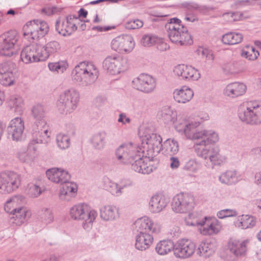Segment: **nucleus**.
<instances>
[{"mask_svg":"<svg viewBox=\"0 0 261 261\" xmlns=\"http://www.w3.org/2000/svg\"><path fill=\"white\" fill-rule=\"evenodd\" d=\"M134 226L138 232L136 236L135 247L141 251L145 250L149 248L153 242V238L150 233L160 232L161 226L146 216L137 220Z\"/></svg>","mask_w":261,"mask_h":261,"instance_id":"obj_1","label":"nucleus"},{"mask_svg":"<svg viewBox=\"0 0 261 261\" xmlns=\"http://www.w3.org/2000/svg\"><path fill=\"white\" fill-rule=\"evenodd\" d=\"M32 113L35 121L32 126V140L29 145L31 147L34 143L47 144L49 141L50 133L44 119L45 112L42 106H35Z\"/></svg>","mask_w":261,"mask_h":261,"instance_id":"obj_2","label":"nucleus"},{"mask_svg":"<svg viewBox=\"0 0 261 261\" xmlns=\"http://www.w3.org/2000/svg\"><path fill=\"white\" fill-rule=\"evenodd\" d=\"M99 71L97 67L91 62H81L72 70L71 76L73 81L81 87L89 86L97 79Z\"/></svg>","mask_w":261,"mask_h":261,"instance_id":"obj_3","label":"nucleus"},{"mask_svg":"<svg viewBox=\"0 0 261 261\" xmlns=\"http://www.w3.org/2000/svg\"><path fill=\"white\" fill-rule=\"evenodd\" d=\"M199 125V122H189L185 120H179L175 124V128L178 132L181 134H184L187 139L196 140V142H199L205 137H208L206 138L208 140H206L207 142H214L217 140L215 132L212 130H201L197 132L196 128Z\"/></svg>","mask_w":261,"mask_h":261,"instance_id":"obj_4","label":"nucleus"},{"mask_svg":"<svg viewBox=\"0 0 261 261\" xmlns=\"http://www.w3.org/2000/svg\"><path fill=\"white\" fill-rule=\"evenodd\" d=\"M215 134L217 137V140L216 141L207 142L206 141L207 140V137L203 138L199 142L195 143L194 148L198 156L205 160L209 159L214 165L220 166L225 162L226 158L220 154V150L218 147L211 145L219 140L218 134L216 132Z\"/></svg>","mask_w":261,"mask_h":261,"instance_id":"obj_5","label":"nucleus"},{"mask_svg":"<svg viewBox=\"0 0 261 261\" xmlns=\"http://www.w3.org/2000/svg\"><path fill=\"white\" fill-rule=\"evenodd\" d=\"M240 120L247 124H261V101H250L240 107L238 110Z\"/></svg>","mask_w":261,"mask_h":261,"instance_id":"obj_6","label":"nucleus"},{"mask_svg":"<svg viewBox=\"0 0 261 261\" xmlns=\"http://www.w3.org/2000/svg\"><path fill=\"white\" fill-rule=\"evenodd\" d=\"M188 225L199 227L200 233L204 236L213 235L217 233L220 229V225L216 219L205 217L199 220L194 217L193 214L190 213L189 218L186 219Z\"/></svg>","mask_w":261,"mask_h":261,"instance_id":"obj_7","label":"nucleus"},{"mask_svg":"<svg viewBox=\"0 0 261 261\" xmlns=\"http://www.w3.org/2000/svg\"><path fill=\"white\" fill-rule=\"evenodd\" d=\"M79 100V93L75 89L71 88L60 95L57 107L61 113L70 114L76 109Z\"/></svg>","mask_w":261,"mask_h":261,"instance_id":"obj_8","label":"nucleus"},{"mask_svg":"<svg viewBox=\"0 0 261 261\" xmlns=\"http://www.w3.org/2000/svg\"><path fill=\"white\" fill-rule=\"evenodd\" d=\"M70 215L74 220L82 221L84 228L88 229L92 226L97 213L94 210H90L88 205L80 204L71 208Z\"/></svg>","mask_w":261,"mask_h":261,"instance_id":"obj_9","label":"nucleus"},{"mask_svg":"<svg viewBox=\"0 0 261 261\" xmlns=\"http://www.w3.org/2000/svg\"><path fill=\"white\" fill-rule=\"evenodd\" d=\"M142 149L138 145L132 142L123 143L116 149L115 156L120 163L131 165L136 156L141 153Z\"/></svg>","mask_w":261,"mask_h":261,"instance_id":"obj_10","label":"nucleus"},{"mask_svg":"<svg viewBox=\"0 0 261 261\" xmlns=\"http://www.w3.org/2000/svg\"><path fill=\"white\" fill-rule=\"evenodd\" d=\"M23 29L24 36H29L32 40H38L48 33L49 27L45 21L37 19L28 22Z\"/></svg>","mask_w":261,"mask_h":261,"instance_id":"obj_11","label":"nucleus"},{"mask_svg":"<svg viewBox=\"0 0 261 261\" xmlns=\"http://www.w3.org/2000/svg\"><path fill=\"white\" fill-rule=\"evenodd\" d=\"M194 207V198L188 193H180L172 199L171 207L176 213H188Z\"/></svg>","mask_w":261,"mask_h":261,"instance_id":"obj_12","label":"nucleus"},{"mask_svg":"<svg viewBox=\"0 0 261 261\" xmlns=\"http://www.w3.org/2000/svg\"><path fill=\"white\" fill-rule=\"evenodd\" d=\"M19 38L16 31L11 30L0 36V55L11 57L15 54L14 47Z\"/></svg>","mask_w":261,"mask_h":261,"instance_id":"obj_13","label":"nucleus"},{"mask_svg":"<svg viewBox=\"0 0 261 261\" xmlns=\"http://www.w3.org/2000/svg\"><path fill=\"white\" fill-rule=\"evenodd\" d=\"M20 185V175L13 172L0 173V192L6 194L17 190Z\"/></svg>","mask_w":261,"mask_h":261,"instance_id":"obj_14","label":"nucleus"},{"mask_svg":"<svg viewBox=\"0 0 261 261\" xmlns=\"http://www.w3.org/2000/svg\"><path fill=\"white\" fill-rule=\"evenodd\" d=\"M166 30L168 37L172 43L180 45H187L193 43L191 35L187 28L181 27V29H176L169 27V29Z\"/></svg>","mask_w":261,"mask_h":261,"instance_id":"obj_15","label":"nucleus"},{"mask_svg":"<svg viewBox=\"0 0 261 261\" xmlns=\"http://www.w3.org/2000/svg\"><path fill=\"white\" fill-rule=\"evenodd\" d=\"M42 46L37 44H33L24 47L20 54L21 60L26 64L44 61L42 56Z\"/></svg>","mask_w":261,"mask_h":261,"instance_id":"obj_16","label":"nucleus"},{"mask_svg":"<svg viewBox=\"0 0 261 261\" xmlns=\"http://www.w3.org/2000/svg\"><path fill=\"white\" fill-rule=\"evenodd\" d=\"M135 47L133 38L129 35H122L114 38L111 42L113 50L119 53L130 52Z\"/></svg>","mask_w":261,"mask_h":261,"instance_id":"obj_17","label":"nucleus"},{"mask_svg":"<svg viewBox=\"0 0 261 261\" xmlns=\"http://www.w3.org/2000/svg\"><path fill=\"white\" fill-rule=\"evenodd\" d=\"M132 84L134 88L145 93L152 92L156 87L155 79L146 74H141L134 79Z\"/></svg>","mask_w":261,"mask_h":261,"instance_id":"obj_18","label":"nucleus"},{"mask_svg":"<svg viewBox=\"0 0 261 261\" xmlns=\"http://www.w3.org/2000/svg\"><path fill=\"white\" fill-rule=\"evenodd\" d=\"M195 249L194 242L188 239H181L174 244V254L178 258H188L193 254Z\"/></svg>","mask_w":261,"mask_h":261,"instance_id":"obj_19","label":"nucleus"},{"mask_svg":"<svg viewBox=\"0 0 261 261\" xmlns=\"http://www.w3.org/2000/svg\"><path fill=\"white\" fill-rule=\"evenodd\" d=\"M125 61L118 55L107 56L102 62V68L108 73L115 75L120 73Z\"/></svg>","mask_w":261,"mask_h":261,"instance_id":"obj_20","label":"nucleus"},{"mask_svg":"<svg viewBox=\"0 0 261 261\" xmlns=\"http://www.w3.org/2000/svg\"><path fill=\"white\" fill-rule=\"evenodd\" d=\"M24 129V122L20 117L12 119L7 127L8 134L13 141L22 140Z\"/></svg>","mask_w":261,"mask_h":261,"instance_id":"obj_21","label":"nucleus"},{"mask_svg":"<svg viewBox=\"0 0 261 261\" xmlns=\"http://www.w3.org/2000/svg\"><path fill=\"white\" fill-rule=\"evenodd\" d=\"M143 154L144 150L142 149L141 153L136 156L135 160L130 165L131 168L136 172L148 174L155 170L156 167L151 165L150 162L147 163L145 160H147V159L143 158Z\"/></svg>","mask_w":261,"mask_h":261,"instance_id":"obj_22","label":"nucleus"},{"mask_svg":"<svg viewBox=\"0 0 261 261\" xmlns=\"http://www.w3.org/2000/svg\"><path fill=\"white\" fill-rule=\"evenodd\" d=\"M13 216L11 218V223L16 226H20L26 222L31 216V211L26 207L21 206L13 208Z\"/></svg>","mask_w":261,"mask_h":261,"instance_id":"obj_23","label":"nucleus"},{"mask_svg":"<svg viewBox=\"0 0 261 261\" xmlns=\"http://www.w3.org/2000/svg\"><path fill=\"white\" fill-rule=\"evenodd\" d=\"M46 175L49 180L60 184L69 181L70 179L68 172L62 169L54 168L48 169L46 172Z\"/></svg>","mask_w":261,"mask_h":261,"instance_id":"obj_24","label":"nucleus"},{"mask_svg":"<svg viewBox=\"0 0 261 261\" xmlns=\"http://www.w3.org/2000/svg\"><path fill=\"white\" fill-rule=\"evenodd\" d=\"M246 86L241 83H232L228 84L224 89L223 94L230 98H236L245 94Z\"/></svg>","mask_w":261,"mask_h":261,"instance_id":"obj_25","label":"nucleus"},{"mask_svg":"<svg viewBox=\"0 0 261 261\" xmlns=\"http://www.w3.org/2000/svg\"><path fill=\"white\" fill-rule=\"evenodd\" d=\"M168 200L161 194L153 195L149 203V208L152 213H158L162 211L167 206Z\"/></svg>","mask_w":261,"mask_h":261,"instance_id":"obj_26","label":"nucleus"},{"mask_svg":"<svg viewBox=\"0 0 261 261\" xmlns=\"http://www.w3.org/2000/svg\"><path fill=\"white\" fill-rule=\"evenodd\" d=\"M248 241L231 240L228 244V249L236 256L245 255L247 252V245Z\"/></svg>","mask_w":261,"mask_h":261,"instance_id":"obj_27","label":"nucleus"},{"mask_svg":"<svg viewBox=\"0 0 261 261\" xmlns=\"http://www.w3.org/2000/svg\"><path fill=\"white\" fill-rule=\"evenodd\" d=\"M193 95V90L187 87H183L180 89H175L173 92L174 99L178 103H185L189 102Z\"/></svg>","mask_w":261,"mask_h":261,"instance_id":"obj_28","label":"nucleus"},{"mask_svg":"<svg viewBox=\"0 0 261 261\" xmlns=\"http://www.w3.org/2000/svg\"><path fill=\"white\" fill-rule=\"evenodd\" d=\"M61 185H62V187L60 190V198L61 200H70L77 191L76 185L69 181L61 184Z\"/></svg>","mask_w":261,"mask_h":261,"instance_id":"obj_29","label":"nucleus"},{"mask_svg":"<svg viewBox=\"0 0 261 261\" xmlns=\"http://www.w3.org/2000/svg\"><path fill=\"white\" fill-rule=\"evenodd\" d=\"M146 144L148 148L152 149L153 153H159L162 147V139L160 135L156 134H148L145 136Z\"/></svg>","mask_w":261,"mask_h":261,"instance_id":"obj_30","label":"nucleus"},{"mask_svg":"<svg viewBox=\"0 0 261 261\" xmlns=\"http://www.w3.org/2000/svg\"><path fill=\"white\" fill-rule=\"evenodd\" d=\"M216 250V246L211 240L202 241L199 244L197 253L199 256L207 258L212 255Z\"/></svg>","mask_w":261,"mask_h":261,"instance_id":"obj_31","label":"nucleus"},{"mask_svg":"<svg viewBox=\"0 0 261 261\" xmlns=\"http://www.w3.org/2000/svg\"><path fill=\"white\" fill-rule=\"evenodd\" d=\"M100 216L105 221H113L119 217L118 208L113 205H106L100 210Z\"/></svg>","mask_w":261,"mask_h":261,"instance_id":"obj_32","label":"nucleus"},{"mask_svg":"<svg viewBox=\"0 0 261 261\" xmlns=\"http://www.w3.org/2000/svg\"><path fill=\"white\" fill-rule=\"evenodd\" d=\"M158 116L165 123L169 124L174 123L176 120L177 114L170 107L166 106L162 108L158 113Z\"/></svg>","mask_w":261,"mask_h":261,"instance_id":"obj_33","label":"nucleus"},{"mask_svg":"<svg viewBox=\"0 0 261 261\" xmlns=\"http://www.w3.org/2000/svg\"><path fill=\"white\" fill-rule=\"evenodd\" d=\"M174 244L170 240H164L160 241L155 246L156 252L160 255H165L169 252L173 251L174 252Z\"/></svg>","mask_w":261,"mask_h":261,"instance_id":"obj_34","label":"nucleus"},{"mask_svg":"<svg viewBox=\"0 0 261 261\" xmlns=\"http://www.w3.org/2000/svg\"><path fill=\"white\" fill-rule=\"evenodd\" d=\"M162 150L164 154L172 156L179 150L178 143L173 139H168L163 143Z\"/></svg>","mask_w":261,"mask_h":261,"instance_id":"obj_35","label":"nucleus"},{"mask_svg":"<svg viewBox=\"0 0 261 261\" xmlns=\"http://www.w3.org/2000/svg\"><path fill=\"white\" fill-rule=\"evenodd\" d=\"M61 48L60 43L57 41L48 42L41 49L42 58L45 61L49 55L57 53Z\"/></svg>","mask_w":261,"mask_h":261,"instance_id":"obj_36","label":"nucleus"},{"mask_svg":"<svg viewBox=\"0 0 261 261\" xmlns=\"http://www.w3.org/2000/svg\"><path fill=\"white\" fill-rule=\"evenodd\" d=\"M55 27L57 32L63 36H69L77 30V28L71 26L65 20L61 23L59 20H57Z\"/></svg>","mask_w":261,"mask_h":261,"instance_id":"obj_37","label":"nucleus"},{"mask_svg":"<svg viewBox=\"0 0 261 261\" xmlns=\"http://www.w3.org/2000/svg\"><path fill=\"white\" fill-rule=\"evenodd\" d=\"M243 36L239 33L229 32L222 36V42L227 45H234L242 42Z\"/></svg>","mask_w":261,"mask_h":261,"instance_id":"obj_38","label":"nucleus"},{"mask_svg":"<svg viewBox=\"0 0 261 261\" xmlns=\"http://www.w3.org/2000/svg\"><path fill=\"white\" fill-rule=\"evenodd\" d=\"M219 179L222 184H234L238 180L237 172L236 170H227L219 176Z\"/></svg>","mask_w":261,"mask_h":261,"instance_id":"obj_39","label":"nucleus"},{"mask_svg":"<svg viewBox=\"0 0 261 261\" xmlns=\"http://www.w3.org/2000/svg\"><path fill=\"white\" fill-rule=\"evenodd\" d=\"M106 136L107 134L105 132L94 134L91 139V142L93 147L97 149L103 148L106 143Z\"/></svg>","mask_w":261,"mask_h":261,"instance_id":"obj_40","label":"nucleus"},{"mask_svg":"<svg viewBox=\"0 0 261 261\" xmlns=\"http://www.w3.org/2000/svg\"><path fill=\"white\" fill-rule=\"evenodd\" d=\"M259 54L258 50L251 45H246L241 51L242 57L248 59L249 60H256Z\"/></svg>","mask_w":261,"mask_h":261,"instance_id":"obj_41","label":"nucleus"},{"mask_svg":"<svg viewBox=\"0 0 261 261\" xmlns=\"http://www.w3.org/2000/svg\"><path fill=\"white\" fill-rule=\"evenodd\" d=\"M239 227L243 229H247L253 227L256 224V219L254 217L250 215H243L239 220Z\"/></svg>","mask_w":261,"mask_h":261,"instance_id":"obj_42","label":"nucleus"},{"mask_svg":"<svg viewBox=\"0 0 261 261\" xmlns=\"http://www.w3.org/2000/svg\"><path fill=\"white\" fill-rule=\"evenodd\" d=\"M30 143V142L28 144L27 150L25 148H21L17 153V158L22 162H27L31 160L32 159L30 153L31 150L32 149L34 151L36 150V147L35 146L36 143H34L31 147H29Z\"/></svg>","mask_w":261,"mask_h":261,"instance_id":"obj_43","label":"nucleus"},{"mask_svg":"<svg viewBox=\"0 0 261 261\" xmlns=\"http://www.w3.org/2000/svg\"><path fill=\"white\" fill-rule=\"evenodd\" d=\"M68 66V64L66 60L51 62L48 64V67L50 70L58 73L64 72L67 69Z\"/></svg>","mask_w":261,"mask_h":261,"instance_id":"obj_44","label":"nucleus"},{"mask_svg":"<svg viewBox=\"0 0 261 261\" xmlns=\"http://www.w3.org/2000/svg\"><path fill=\"white\" fill-rule=\"evenodd\" d=\"M56 142L58 146L61 149L68 148L70 144V139L67 135L59 134L56 137Z\"/></svg>","mask_w":261,"mask_h":261,"instance_id":"obj_45","label":"nucleus"},{"mask_svg":"<svg viewBox=\"0 0 261 261\" xmlns=\"http://www.w3.org/2000/svg\"><path fill=\"white\" fill-rule=\"evenodd\" d=\"M40 220L47 224L53 222L54 216L52 211L48 208H43L39 212Z\"/></svg>","mask_w":261,"mask_h":261,"instance_id":"obj_46","label":"nucleus"},{"mask_svg":"<svg viewBox=\"0 0 261 261\" xmlns=\"http://www.w3.org/2000/svg\"><path fill=\"white\" fill-rule=\"evenodd\" d=\"M9 104L11 107L15 109V110L20 112L23 106V100L19 95H12L9 99Z\"/></svg>","mask_w":261,"mask_h":261,"instance_id":"obj_47","label":"nucleus"},{"mask_svg":"<svg viewBox=\"0 0 261 261\" xmlns=\"http://www.w3.org/2000/svg\"><path fill=\"white\" fill-rule=\"evenodd\" d=\"M159 40V38L156 36L148 34L144 35L141 39V43L144 46H150L156 43Z\"/></svg>","mask_w":261,"mask_h":261,"instance_id":"obj_48","label":"nucleus"},{"mask_svg":"<svg viewBox=\"0 0 261 261\" xmlns=\"http://www.w3.org/2000/svg\"><path fill=\"white\" fill-rule=\"evenodd\" d=\"M15 68V64L11 61L5 62L0 64V73L14 74L13 71Z\"/></svg>","mask_w":261,"mask_h":261,"instance_id":"obj_49","label":"nucleus"},{"mask_svg":"<svg viewBox=\"0 0 261 261\" xmlns=\"http://www.w3.org/2000/svg\"><path fill=\"white\" fill-rule=\"evenodd\" d=\"M185 80L197 81L200 77L199 71L191 66H188Z\"/></svg>","mask_w":261,"mask_h":261,"instance_id":"obj_50","label":"nucleus"},{"mask_svg":"<svg viewBox=\"0 0 261 261\" xmlns=\"http://www.w3.org/2000/svg\"><path fill=\"white\" fill-rule=\"evenodd\" d=\"M14 83V74L0 73V84L5 86H9Z\"/></svg>","mask_w":261,"mask_h":261,"instance_id":"obj_51","label":"nucleus"},{"mask_svg":"<svg viewBox=\"0 0 261 261\" xmlns=\"http://www.w3.org/2000/svg\"><path fill=\"white\" fill-rule=\"evenodd\" d=\"M237 215L238 213L235 210L224 209L218 212L217 216L220 219H223L226 217H235Z\"/></svg>","mask_w":261,"mask_h":261,"instance_id":"obj_52","label":"nucleus"},{"mask_svg":"<svg viewBox=\"0 0 261 261\" xmlns=\"http://www.w3.org/2000/svg\"><path fill=\"white\" fill-rule=\"evenodd\" d=\"M143 25V21L138 19L128 20L125 24V28L129 30L138 29L142 28Z\"/></svg>","mask_w":261,"mask_h":261,"instance_id":"obj_53","label":"nucleus"},{"mask_svg":"<svg viewBox=\"0 0 261 261\" xmlns=\"http://www.w3.org/2000/svg\"><path fill=\"white\" fill-rule=\"evenodd\" d=\"M188 67V65L179 64L174 67L173 72L177 76H180L182 79L185 80Z\"/></svg>","mask_w":261,"mask_h":261,"instance_id":"obj_54","label":"nucleus"},{"mask_svg":"<svg viewBox=\"0 0 261 261\" xmlns=\"http://www.w3.org/2000/svg\"><path fill=\"white\" fill-rule=\"evenodd\" d=\"M41 193V188L34 184H31L29 188L28 194L29 196L36 198L40 195Z\"/></svg>","mask_w":261,"mask_h":261,"instance_id":"obj_55","label":"nucleus"},{"mask_svg":"<svg viewBox=\"0 0 261 261\" xmlns=\"http://www.w3.org/2000/svg\"><path fill=\"white\" fill-rule=\"evenodd\" d=\"M183 169L187 171L195 172L198 169V166L195 160L190 159L184 165Z\"/></svg>","mask_w":261,"mask_h":261,"instance_id":"obj_56","label":"nucleus"},{"mask_svg":"<svg viewBox=\"0 0 261 261\" xmlns=\"http://www.w3.org/2000/svg\"><path fill=\"white\" fill-rule=\"evenodd\" d=\"M168 23L165 25V29H169V27H172L173 28H178V29H181V27H184L182 24H181V20L177 18H170L168 20Z\"/></svg>","mask_w":261,"mask_h":261,"instance_id":"obj_57","label":"nucleus"},{"mask_svg":"<svg viewBox=\"0 0 261 261\" xmlns=\"http://www.w3.org/2000/svg\"><path fill=\"white\" fill-rule=\"evenodd\" d=\"M122 188L123 187H119L117 184L112 182L109 185V191L112 195L118 196L121 194Z\"/></svg>","mask_w":261,"mask_h":261,"instance_id":"obj_58","label":"nucleus"},{"mask_svg":"<svg viewBox=\"0 0 261 261\" xmlns=\"http://www.w3.org/2000/svg\"><path fill=\"white\" fill-rule=\"evenodd\" d=\"M15 205V204L13 203V201L12 200V198L7 200L4 206L5 211L7 213H10V214L12 215L13 214V208H12L11 206H14Z\"/></svg>","mask_w":261,"mask_h":261,"instance_id":"obj_59","label":"nucleus"},{"mask_svg":"<svg viewBox=\"0 0 261 261\" xmlns=\"http://www.w3.org/2000/svg\"><path fill=\"white\" fill-rule=\"evenodd\" d=\"M13 203L16 204H24L27 202L26 198L22 195H16L11 198Z\"/></svg>","mask_w":261,"mask_h":261,"instance_id":"obj_60","label":"nucleus"},{"mask_svg":"<svg viewBox=\"0 0 261 261\" xmlns=\"http://www.w3.org/2000/svg\"><path fill=\"white\" fill-rule=\"evenodd\" d=\"M78 19V17L75 15H69L66 16L65 21L67 22L71 26L77 28L75 23L74 22V20Z\"/></svg>","mask_w":261,"mask_h":261,"instance_id":"obj_61","label":"nucleus"},{"mask_svg":"<svg viewBox=\"0 0 261 261\" xmlns=\"http://www.w3.org/2000/svg\"><path fill=\"white\" fill-rule=\"evenodd\" d=\"M118 121L122 123L123 124H125L126 123H129L130 122V119L127 117L125 114L121 113L119 115Z\"/></svg>","mask_w":261,"mask_h":261,"instance_id":"obj_62","label":"nucleus"},{"mask_svg":"<svg viewBox=\"0 0 261 261\" xmlns=\"http://www.w3.org/2000/svg\"><path fill=\"white\" fill-rule=\"evenodd\" d=\"M170 167L172 169H176L179 167L180 162L177 158L172 155L170 158Z\"/></svg>","mask_w":261,"mask_h":261,"instance_id":"obj_63","label":"nucleus"},{"mask_svg":"<svg viewBox=\"0 0 261 261\" xmlns=\"http://www.w3.org/2000/svg\"><path fill=\"white\" fill-rule=\"evenodd\" d=\"M251 154L256 155L261 160V147L253 148L251 150Z\"/></svg>","mask_w":261,"mask_h":261,"instance_id":"obj_64","label":"nucleus"}]
</instances>
